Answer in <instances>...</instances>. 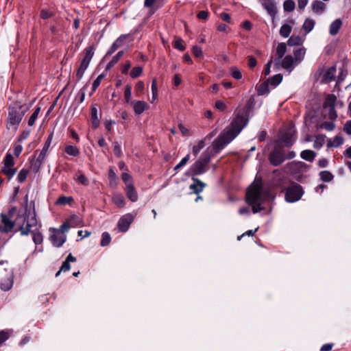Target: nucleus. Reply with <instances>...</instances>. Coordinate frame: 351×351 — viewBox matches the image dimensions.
<instances>
[{
    "label": "nucleus",
    "mask_w": 351,
    "mask_h": 351,
    "mask_svg": "<svg viewBox=\"0 0 351 351\" xmlns=\"http://www.w3.org/2000/svg\"><path fill=\"white\" fill-rule=\"evenodd\" d=\"M125 191L127 195V197L132 202H135L138 200V194L135 190L134 186L133 184H128L125 186Z\"/></svg>",
    "instance_id": "412c9836"
},
{
    "label": "nucleus",
    "mask_w": 351,
    "mask_h": 351,
    "mask_svg": "<svg viewBox=\"0 0 351 351\" xmlns=\"http://www.w3.org/2000/svg\"><path fill=\"white\" fill-rule=\"evenodd\" d=\"M40 18L43 20L48 19L53 16V12L48 9H43L40 10Z\"/></svg>",
    "instance_id": "5fc2aeb1"
},
{
    "label": "nucleus",
    "mask_w": 351,
    "mask_h": 351,
    "mask_svg": "<svg viewBox=\"0 0 351 351\" xmlns=\"http://www.w3.org/2000/svg\"><path fill=\"white\" fill-rule=\"evenodd\" d=\"M306 50L304 47L298 48L293 51L295 61H302L304 59Z\"/></svg>",
    "instance_id": "4c0bfd02"
},
{
    "label": "nucleus",
    "mask_w": 351,
    "mask_h": 351,
    "mask_svg": "<svg viewBox=\"0 0 351 351\" xmlns=\"http://www.w3.org/2000/svg\"><path fill=\"white\" fill-rule=\"evenodd\" d=\"M301 43L302 38L299 36H292L289 38L287 41V44L289 46H297L301 45Z\"/></svg>",
    "instance_id": "a18cd8bd"
},
{
    "label": "nucleus",
    "mask_w": 351,
    "mask_h": 351,
    "mask_svg": "<svg viewBox=\"0 0 351 351\" xmlns=\"http://www.w3.org/2000/svg\"><path fill=\"white\" fill-rule=\"evenodd\" d=\"M300 156L306 161L313 162L316 156V153L313 150L306 149L301 152Z\"/></svg>",
    "instance_id": "bb28decb"
},
{
    "label": "nucleus",
    "mask_w": 351,
    "mask_h": 351,
    "mask_svg": "<svg viewBox=\"0 0 351 351\" xmlns=\"http://www.w3.org/2000/svg\"><path fill=\"white\" fill-rule=\"evenodd\" d=\"M192 52L193 53V55L196 57V58H199L202 56V49L197 46V45H195L192 48Z\"/></svg>",
    "instance_id": "69168bd1"
},
{
    "label": "nucleus",
    "mask_w": 351,
    "mask_h": 351,
    "mask_svg": "<svg viewBox=\"0 0 351 351\" xmlns=\"http://www.w3.org/2000/svg\"><path fill=\"white\" fill-rule=\"evenodd\" d=\"M29 173V170L27 169H22L17 176V180L19 183H23L26 180V178Z\"/></svg>",
    "instance_id": "ea45409f"
},
{
    "label": "nucleus",
    "mask_w": 351,
    "mask_h": 351,
    "mask_svg": "<svg viewBox=\"0 0 351 351\" xmlns=\"http://www.w3.org/2000/svg\"><path fill=\"white\" fill-rule=\"evenodd\" d=\"M73 201V197L66 196H60L56 200V204L58 205L70 204Z\"/></svg>",
    "instance_id": "c03bdc74"
},
{
    "label": "nucleus",
    "mask_w": 351,
    "mask_h": 351,
    "mask_svg": "<svg viewBox=\"0 0 351 351\" xmlns=\"http://www.w3.org/2000/svg\"><path fill=\"white\" fill-rule=\"evenodd\" d=\"M231 75L233 78L236 80H241L242 78V74L241 71L236 66H232L230 68Z\"/></svg>",
    "instance_id": "864d4df0"
},
{
    "label": "nucleus",
    "mask_w": 351,
    "mask_h": 351,
    "mask_svg": "<svg viewBox=\"0 0 351 351\" xmlns=\"http://www.w3.org/2000/svg\"><path fill=\"white\" fill-rule=\"evenodd\" d=\"M126 35L120 36L110 46L106 53V56H110L115 52L119 47L123 45L124 40L126 38Z\"/></svg>",
    "instance_id": "a211bd4d"
},
{
    "label": "nucleus",
    "mask_w": 351,
    "mask_h": 351,
    "mask_svg": "<svg viewBox=\"0 0 351 351\" xmlns=\"http://www.w3.org/2000/svg\"><path fill=\"white\" fill-rule=\"evenodd\" d=\"M66 237L64 234L60 232V231H56L53 234L50 236V240L53 246L60 247L66 241Z\"/></svg>",
    "instance_id": "f3484780"
},
{
    "label": "nucleus",
    "mask_w": 351,
    "mask_h": 351,
    "mask_svg": "<svg viewBox=\"0 0 351 351\" xmlns=\"http://www.w3.org/2000/svg\"><path fill=\"white\" fill-rule=\"evenodd\" d=\"M98 112L96 107L93 106L90 109V117L92 125L94 128H97L99 125V119L98 117Z\"/></svg>",
    "instance_id": "c85d7f7f"
},
{
    "label": "nucleus",
    "mask_w": 351,
    "mask_h": 351,
    "mask_svg": "<svg viewBox=\"0 0 351 351\" xmlns=\"http://www.w3.org/2000/svg\"><path fill=\"white\" fill-rule=\"evenodd\" d=\"M5 271L7 274H5V276L1 279L0 282V288L4 291H9L12 287L14 282V274L12 270H5Z\"/></svg>",
    "instance_id": "2eb2a0df"
},
{
    "label": "nucleus",
    "mask_w": 351,
    "mask_h": 351,
    "mask_svg": "<svg viewBox=\"0 0 351 351\" xmlns=\"http://www.w3.org/2000/svg\"><path fill=\"white\" fill-rule=\"evenodd\" d=\"M295 8V4L293 0H286L283 3V8L285 12H292Z\"/></svg>",
    "instance_id": "37998d69"
},
{
    "label": "nucleus",
    "mask_w": 351,
    "mask_h": 351,
    "mask_svg": "<svg viewBox=\"0 0 351 351\" xmlns=\"http://www.w3.org/2000/svg\"><path fill=\"white\" fill-rule=\"evenodd\" d=\"M250 111V107L246 106L236 113L230 125L213 142V155L219 154L247 125Z\"/></svg>",
    "instance_id": "f257e3e1"
},
{
    "label": "nucleus",
    "mask_w": 351,
    "mask_h": 351,
    "mask_svg": "<svg viewBox=\"0 0 351 351\" xmlns=\"http://www.w3.org/2000/svg\"><path fill=\"white\" fill-rule=\"evenodd\" d=\"M113 203L119 208H122L125 204V200L123 195L121 193H114L112 195Z\"/></svg>",
    "instance_id": "c756f323"
},
{
    "label": "nucleus",
    "mask_w": 351,
    "mask_h": 351,
    "mask_svg": "<svg viewBox=\"0 0 351 351\" xmlns=\"http://www.w3.org/2000/svg\"><path fill=\"white\" fill-rule=\"evenodd\" d=\"M3 166L1 169V173L5 175L10 180L16 173L17 169L14 166V160L13 156L7 153L3 160Z\"/></svg>",
    "instance_id": "6e6552de"
},
{
    "label": "nucleus",
    "mask_w": 351,
    "mask_h": 351,
    "mask_svg": "<svg viewBox=\"0 0 351 351\" xmlns=\"http://www.w3.org/2000/svg\"><path fill=\"white\" fill-rule=\"evenodd\" d=\"M28 195L25 197V211L23 215H18L16 218V226L17 228L15 232L19 231L22 236H27L34 228H36L38 223L36 211H27Z\"/></svg>",
    "instance_id": "f03ea898"
},
{
    "label": "nucleus",
    "mask_w": 351,
    "mask_h": 351,
    "mask_svg": "<svg viewBox=\"0 0 351 351\" xmlns=\"http://www.w3.org/2000/svg\"><path fill=\"white\" fill-rule=\"evenodd\" d=\"M214 156L211 152L206 149L200 157L188 169L185 175L189 177H195L206 173L208 170V165Z\"/></svg>",
    "instance_id": "20e7f679"
},
{
    "label": "nucleus",
    "mask_w": 351,
    "mask_h": 351,
    "mask_svg": "<svg viewBox=\"0 0 351 351\" xmlns=\"http://www.w3.org/2000/svg\"><path fill=\"white\" fill-rule=\"evenodd\" d=\"M280 140L285 147H291L296 140L295 131L293 128L288 129L282 134Z\"/></svg>",
    "instance_id": "4468645a"
},
{
    "label": "nucleus",
    "mask_w": 351,
    "mask_h": 351,
    "mask_svg": "<svg viewBox=\"0 0 351 351\" xmlns=\"http://www.w3.org/2000/svg\"><path fill=\"white\" fill-rule=\"evenodd\" d=\"M337 101V97L333 94L328 95L325 99V101L323 104V108L324 110H326L328 108H331L335 106V103Z\"/></svg>",
    "instance_id": "b1692460"
},
{
    "label": "nucleus",
    "mask_w": 351,
    "mask_h": 351,
    "mask_svg": "<svg viewBox=\"0 0 351 351\" xmlns=\"http://www.w3.org/2000/svg\"><path fill=\"white\" fill-rule=\"evenodd\" d=\"M105 77V75L104 73L100 74L97 76V77L94 80L92 86V92L90 93V95L94 93L99 86L101 84V80Z\"/></svg>",
    "instance_id": "09e8293b"
},
{
    "label": "nucleus",
    "mask_w": 351,
    "mask_h": 351,
    "mask_svg": "<svg viewBox=\"0 0 351 351\" xmlns=\"http://www.w3.org/2000/svg\"><path fill=\"white\" fill-rule=\"evenodd\" d=\"M135 114H141L148 108V104L144 101H132Z\"/></svg>",
    "instance_id": "aec40b11"
},
{
    "label": "nucleus",
    "mask_w": 351,
    "mask_h": 351,
    "mask_svg": "<svg viewBox=\"0 0 351 351\" xmlns=\"http://www.w3.org/2000/svg\"><path fill=\"white\" fill-rule=\"evenodd\" d=\"M294 58L291 55L286 56L282 60V66L289 72L293 69Z\"/></svg>",
    "instance_id": "4be33fe9"
},
{
    "label": "nucleus",
    "mask_w": 351,
    "mask_h": 351,
    "mask_svg": "<svg viewBox=\"0 0 351 351\" xmlns=\"http://www.w3.org/2000/svg\"><path fill=\"white\" fill-rule=\"evenodd\" d=\"M336 69L334 66L330 67L324 74V78L328 81L334 80L335 78Z\"/></svg>",
    "instance_id": "f704fd0d"
},
{
    "label": "nucleus",
    "mask_w": 351,
    "mask_h": 351,
    "mask_svg": "<svg viewBox=\"0 0 351 351\" xmlns=\"http://www.w3.org/2000/svg\"><path fill=\"white\" fill-rule=\"evenodd\" d=\"M302 195V187L298 184H294L291 186L287 187L285 199L288 202H295L298 201Z\"/></svg>",
    "instance_id": "1a4fd4ad"
},
{
    "label": "nucleus",
    "mask_w": 351,
    "mask_h": 351,
    "mask_svg": "<svg viewBox=\"0 0 351 351\" xmlns=\"http://www.w3.org/2000/svg\"><path fill=\"white\" fill-rule=\"evenodd\" d=\"M333 121H325L320 124L319 128L327 131H332L335 128V124L333 123Z\"/></svg>",
    "instance_id": "3c124183"
},
{
    "label": "nucleus",
    "mask_w": 351,
    "mask_h": 351,
    "mask_svg": "<svg viewBox=\"0 0 351 351\" xmlns=\"http://www.w3.org/2000/svg\"><path fill=\"white\" fill-rule=\"evenodd\" d=\"M30 233L32 234L33 241L36 245L40 244L43 242V237L42 234L37 231V229H33Z\"/></svg>",
    "instance_id": "c9c22d12"
},
{
    "label": "nucleus",
    "mask_w": 351,
    "mask_h": 351,
    "mask_svg": "<svg viewBox=\"0 0 351 351\" xmlns=\"http://www.w3.org/2000/svg\"><path fill=\"white\" fill-rule=\"evenodd\" d=\"M315 21L311 19H306L303 24V29L306 33L310 32L315 26Z\"/></svg>",
    "instance_id": "a19ab883"
},
{
    "label": "nucleus",
    "mask_w": 351,
    "mask_h": 351,
    "mask_svg": "<svg viewBox=\"0 0 351 351\" xmlns=\"http://www.w3.org/2000/svg\"><path fill=\"white\" fill-rule=\"evenodd\" d=\"M326 9V4L321 1L315 0L312 3V10L316 14H322Z\"/></svg>",
    "instance_id": "393cba45"
},
{
    "label": "nucleus",
    "mask_w": 351,
    "mask_h": 351,
    "mask_svg": "<svg viewBox=\"0 0 351 351\" xmlns=\"http://www.w3.org/2000/svg\"><path fill=\"white\" fill-rule=\"evenodd\" d=\"M263 189L262 184H256L250 188L246 193V202L252 206V212L257 213L263 210L261 202H263Z\"/></svg>",
    "instance_id": "39448f33"
},
{
    "label": "nucleus",
    "mask_w": 351,
    "mask_h": 351,
    "mask_svg": "<svg viewBox=\"0 0 351 351\" xmlns=\"http://www.w3.org/2000/svg\"><path fill=\"white\" fill-rule=\"evenodd\" d=\"M41 110V108L39 106H37L36 109L34 110V112L32 114L28 120V125L29 126H33L36 122V119L38 118V116Z\"/></svg>",
    "instance_id": "58836bf2"
},
{
    "label": "nucleus",
    "mask_w": 351,
    "mask_h": 351,
    "mask_svg": "<svg viewBox=\"0 0 351 351\" xmlns=\"http://www.w3.org/2000/svg\"><path fill=\"white\" fill-rule=\"evenodd\" d=\"M113 152L114 155L118 158H120L122 156L121 146L117 141H114L113 143Z\"/></svg>",
    "instance_id": "6e6d98bb"
},
{
    "label": "nucleus",
    "mask_w": 351,
    "mask_h": 351,
    "mask_svg": "<svg viewBox=\"0 0 351 351\" xmlns=\"http://www.w3.org/2000/svg\"><path fill=\"white\" fill-rule=\"evenodd\" d=\"M142 72L143 68L141 66H135L131 70L130 75L132 78H136L142 74Z\"/></svg>",
    "instance_id": "603ef678"
},
{
    "label": "nucleus",
    "mask_w": 351,
    "mask_h": 351,
    "mask_svg": "<svg viewBox=\"0 0 351 351\" xmlns=\"http://www.w3.org/2000/svg\"><path fill=\"white\" fill-rule=\"evenodd\" d=\"M269 83L267 81L264 82L257 88V93L258 95H265L269 94L270 89L269 88Z\"/></svg>",
    "instance_id": "2f4dec72"
},
{
    "label": "nucleus",
    "mask_w": 351,
    "mask_h": 351,
    "mask_svg": "<svg viewBox=\"0 0 351 351\" xmlns=\"http://www.w3.org/2000/svg\"><path fill=\"white\" fill-rule=\"evenodd\" d=\"M23 105L8 107V117L5 120V128L8 130L16 132L26 112Z\"/></svg>",
    "instance_id": "7ed1b4c3"
},
{
    "label": "nucleus",
    "mask_w": 351,
    "mask_h": 351,
    "mask_svg": "<svg viewBox=\"0 0 351 351\" xmlns=\"http://www.w3.org/2000/svg\"><path fill=\"white\" fill-rule=\"evenodd\" d=\"M273 173L275 175L271 182L273 186L280 189L283 191L288 186L289 179L286 176H282L277 169L274 170Z\"/></svg>",
    "instance_id": "9b49d317"
},
{
    "label": "nucleus",
    "mask_w": 351,
    "mask_h": 351,
    "mask_svg": "<svg viewBox=\"0 0 351 351\" xmlns=\"http://www.w3.org/2000/svg\"><path fill=\"white\" fill-rule=\"evenodd\" d=\"M121 178L123 180V181L124 182V183L125 184L126 186H128V184H132V177L128 173H123L122 175H121Z\"/></svg>",
    "instance_id": "0e129e2a"
},
{
    "label": "nucleus",
    "mask_w": 351,
    "mask_h": 351,
    "mask_svg": "<svg viewBox=\"0 0 351 351\" xmlns=\"http://www.w3.org/2000/svg\"><path fill=\"white\" fill-rule=\"evenodd\" d=\"M65 152L72 156H78L80 155L79 149L74 145H67L65 147Z\"/></svg>",
    "instance_id": "e433bc0d"
},
{
    "label": "nucleus",
    "mask_w": 351,
    "mask_h": 351,
    "mask_svg": "<svg viewBox=\"0 0 351 351\" xmlns=\"http://www.w3.org/2000/svg\"><path fill=\"white\" fill-rule=\"evenodd\" d=\"M10 337V333L6 330H0V345Z\"/></svg>",
    "instance_id": "680f3d73"
},
{
    "label": "nucleus",
    "mask_w": 351,
    "mask_h": 351,
    "mask_svg": "<svg viewBox=\"0 0 351 351\" xmlns=\"http://www.w3.org/2000/svg\"><path fill=\"white\" fill-rule=\"evenodd\" d=\"M132 87L130 85H127L125 88L124 97L127 103H129L131 99Z\"/></svg>",
    "instance_id": "bf43d9fd"
},
{
    "label": "nucleus",
    "mask_w": 351,
    "mask_h": 351,
    "mask_svg": "<svg viewBox=\"0 0 351 351\" xmlns=\"http://www.w3.org/2000/svg\"><path fill=\"white\" fill-rule=\"evenodd\" d=\"M285 160V151L282 149L276 146L269 155V161L270 164L273 166L277 167L283 163Z\"/></svg>",
    "instance_id": "9d476101"
},
{
    "label": "nucleus",
    "mask_w": 351,
    "mask_h": 351,
    "mask_svg": "<svg viewBox=\"0 0 351 351\" xmlns=\"http://www.w3.org/2000/svg\"><path fill=\"white\" fill-rule=\"evenodd\" d=\"M95 50V47L94 45L88 46L84 49V57L82 60L80 65L76 73V77L77 80L82 79L85 71L88 67L89 64L94 56Z\"/></svg>",
    "instance_id": "0eeeda50"
},
{
    "label": "nucleus",
    "mask_w": 351,
    "mask_h": 351,
    "mask_svg": "<svg viewBox=\"0 0 351 351\" xmlns=\"http://www.w3.org/2000/svg\"><path fill=\"white\" fill-rule=\"evenodd\" d=\"M123 51H119L114 56H113L112 60L108 63L106 66V70H109L112 67H113L119 62V60L123 56Z\"/></svg>",
    "instance_id": "7c9ffc66"
},
{
    "label": "nucleus",
    "mask_w": 351,
    "mask_h": 351,
    "mask_svg": "<svg viewBox=\"0 0 351 351\" xmlns=\"http://www.w3.org/2000/svg\"><path fill=\"white\" fill-rule=\"evenodd\" d=\"M68 221L72 227H75L79 226L82 222V219L76 215H73Z\"/></svg>",
    "instance_id": "8fccbe9b"
},
{
    "label": "nucleus",
    "mask_w": 351,
    "mask_h": 351,
    "mask_svg": "<svg viewBox=\"0 0 351 351\" xmlns=\"http://www.w3.org/2000/svg\"><path fill=\"white\" fill-rule=\"evenodd\" d=\"M134 217L131 213H128L122 216L118 221V228L121 232H125L133 222Z\"/></svg>",
    "instance_id": "ddd939ff"
},
{
    "label": "nucleus",
    "mask_w": 351,
    "mask_h": 351,
    "mask_svg": "<svg viewBox=\"0 0 351 351\" xmlns=\"http://www.w3.org/2000/svg\"><path fill=\"white\" fill-rule=\"evenodd\" d=\"M0 217L1 223L0 232L5 233L10 232L14 229V226H16V220L12 221L11 218L5 213H1Z\"/></svg>",
    "instance_id": "f8f14e48"
},
{
    "label": "nucleus",
    "mask_w": 351,
    "mask_h": 351,
    "mask_svg": "<svg viewBox=\"0 0 351 351\" xmlns=\"http://www.w3.org/2000/svg\"><path fill=\"white\" fill-rule=\"evenodd\" d=\"M343 131L349 135H351V120L348 121L344 126Z\"/></svg>",
    "instance_id": "774afa93"
},
{
    "label": "nucleus",
    "mask_w": 351,
    "mask_h": 351,
    "mask_svg": "<svg viewBox=\"0 0 351 351\" xmlns=\"http://www.w3.org/2000/svg\"><path fill=\"white\" fill-rule=\"evenodd\" d=\"M204 146H205L204 142L203 141H200L198 143L197 145H195L193 147V153L194 154V155L197 156L199 154V151L202 149H203Z\"/></svg>",
    "instance_id": "052dcab7"
},
{
    "label": "nucleus",
    "mask_w": 351,
    "mask_h": 351,
    "mask_svg": "<svg viewBox=\"0 0 351 351\" xmlns=\"http://www.w3.org/2000/svg\"><path fill=\"white\" fill-rule=\"evenodd\" d=\"M259 2L271 18L276 16L277 14V7L275 0H259Z\"/></svg>",
    "instance_id": "dca6fc26"
},
{
    "label": "nucleus",
    "mask_w": 351,
    "mask_h": 351,
    "mask_svg": "<svg viewBox=\"0 0 351 351\" xmlns=\"http://www.w3.org/2000/svg\"><path fill=\"white\" fill-rule=\"evenodd\" d=\"M343 142H344V138H343V136H341V135H337L334 138L333 141H332L331 139L328 140L327 147H338L340 145H341L343 143Z\"/></svg>",
    "instance_id": "a878e982"
},
{
    "label": "nucleus",
    "mask_w": 351,
    "mask_h": 351,
    "mask_svg": "<svg viewBox=\"0 0 351 351\" xmlns=\"http://www.w3.org/2000/svg\"><path fill=\"white\" fill-rule=\"evenodd\" d=\"M77 181L84 186L89 184V181L84 174H80L77 178Z\"/></svg>",
    "instance_id": "338daca9"
},
{
    "label": "nucleus",
    "mask_w": 351,
    "mask_h": 351,
    "mask_svg": "<svg viewBox=\"0 0 351 351\" xmlns=\"http://www.w3.org/2000/svg\"><path fill=\"white\" fill-rule=\"evenodd\" d=\"M328 117L331 121H335L337 118V113L335 110V106L328 108Z\"/></svg>",
    "instance_id": "13d9d810"
},
{
    "label": "nucleus",
    "mask_w": 351,
    "mask_h": 351,
    "mask_svg": "<svg viewBox=\"0 0 351 351\" xmlns=\"http://www.w3.org/2000/svg\"><path fill=\"white\" fill-rule=\"evenodd\" d=\"M190 159V155L187 154L186 156H184L180 162L174 167V171H178L182 167H183L189 160Z\"/></svg>",
    "instance_id": "4d7b16f0"
},
{
    "label": "nucleus",
    "mask_w": 351,
    "mask_h": 351,
    "mask_svg": "<svg viewBox=\"0 0 351 351\" xmlns=\"http://www.w3.org/2000/svg\"><path fill=\"white\" fill-rule=\"evenodd\" d=\"M291 32V27L289 25H283L280 29V34L284 37L287 38Z\"/></svg>",
    "instance_id": "de8ad7c7"
},
{
    "label": "nucleus",
    "mask_w": 351,
    "mask_h": 351,
    "mask_svg": "<svg viewBox=\"0 0 351 351\" xmlns=\"http://www.w3.org/2000/svg\"><path fill=\"white\" fill-rule=\"evenodd\" d=\"M282 80V75L281 74H276L269 77L267 81L268 83L274 87L277 86L281 83Z\"/></svg>",
    "instance_id": "72a5a7b5"
},
{
    "label": "nucleus",
    "mask_w": 351,
    "mask_h": 351,
    "mask_svg": "<svg viewBox=\"0 0 351 351\" xmlns=\"http://www.w3.org/2000/svg\"><path fill=\"white\" fill-rule=\"evenodd\" d=\"M286 51H287V46H286L285 43H279L277 47V49H276V54L278 56V58H276L275 59V62H276L277 63H279L281 58L285 54Z\"/></svg>",
    "instance_id": "cd10ccee"
},
{
    "label": "nucleus",
    "mask_w": 351,
    "mask_h": 351,
    "mask_svg": "<svg viewBox=\"0 0 351 351\" xmlns=\"http://www.w3.org/2000/svg\"><path fill=\"white\" fill-rule=\"evenodd\" d=\"M111 241V237L108 232H104L101 234V240L100 242V245L102 247L107 246L110 244Z\"/></svg>",
    "instance_id": "49530a36"
},
{
    "label": "nucleus",
    "mask_w": 351,
    "mask_h": 351,
    "mask_svg": "<svg viewBox=\"0 0 351 351\" xmlns=\"http://www.w3.org/2000/svg\"><path fill=\"white\" fill-rule=\"evenodd\" d=\"M342 25V21L340 19L335 20L330 25L329 32L330 35L335 36L338 34L341 27Z\"/></svg>",
    "instance_id": "5701e85b"
},
{
    "label": "nucleus",
    "mask_w": 351,
    "mask_h": 351,
    "mask_svg": "<svg viewBox=\"0 0 351 351\" xmlns=\"http://www.w3.org/2000/svg\"><path fill=\"white\" fill-rule=\"evenodd\" d=\"M319 176L321 180L325 182H329L334 178L333 174L329 171H322L319 172Z\"/></svg>",
    "instance_id": "473e14b6"
},
{
    "label": "nucleus",
    "mask_w": 351,
    "mask_h": 351,
    "mask_svg": "<svg viewBox=\"0 0 351 351\" xmlns=\"http://www.w3.org/2000/svg\"><path fill=\"white\" fill-rule=\"evenodd\" d=\"M191 178L193 183L190 185L189 189L192 190L194 193L199 194L203 191L204 188L206 186V184L195 177Z\"/></svg>",
    "instance_id": "6ab92c4d"
},
{
    "label": "nucleus",
    "mask_w": 351,
    "mask_h": 351,
    "mask_svg": "<svg viewBox=\"0 0 351 351\" xmlns=\"http://www.w3.org/2000/svg\"><path fill=\"white\" fill-rule=\"evenodd\" d=\"M152 97L153 99H155L157 97L158 93V88H157V82L156 80L154 79L152 82Z\"/></svg>",
    "instance_id": "e2e57ef3"
},
{
    "label": "nucleus",
    "mask_w": 351,
    "mask_h": 351,
    "mask_svg": "<svg viewBox=\"0 0 351 351\" xmlns=\"http://www.w3.org/2000/svg\"><path fill=\"white\" fill-rule=\"evenodd\" d=\"M53 132H51L49 134V135L48 136V137L44 144V146H43L41 152H40L38 158H36V160H34V158H32L30 161L31 168L35 173H38L40 171L43 164L44 163V162L45 160V158L47 157V152L51 145V141L53 139Z\"/></svg>",
    "instance_id": "423d86ee"
},
{
    "label": "nucleus",
    "mask_w": 351,
    "mask_h": 351,
    "mask_svg": "<svg viewBox=\"0 0 351 351\" xmlns=\"http://www.w3.org/2000/svg\"><path fill=\"white\" fill-rule=\"evenodd\" d=\"M183 43L184 41L181 38H176L173 43V46L175 49L180 51H184L186 49V47Z\"/></svg>",
    "instance_id": "79ce46f5"
}]
</instances>
